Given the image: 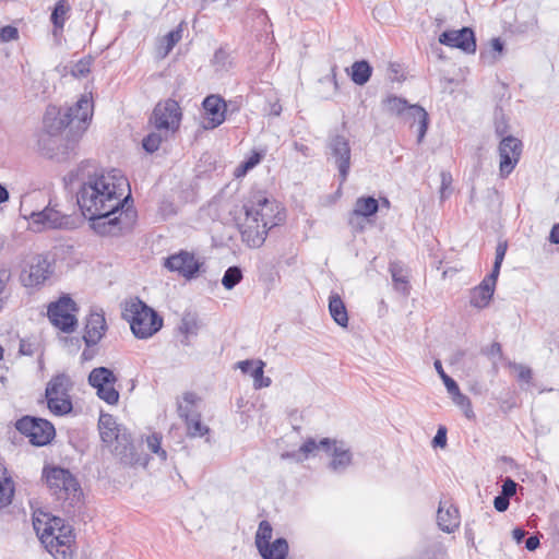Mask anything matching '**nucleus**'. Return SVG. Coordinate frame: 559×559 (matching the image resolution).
I'll return each mask as SVG.
<instances>
[{"label": "nucleus", "instance_id": "1", "mask_svg": "<svg viewBox=\"0 0 559 559\" xmlns=\"http://www.w3.org/2000/svg\"><path fill=\"white\" fill-rule=\"evenodd\" d=\"M76 198L82 214L98 235L117 236L135 218V211L129 204V182L119 169L90 176Z\"/></svg>", "mask_w": 559, "mask_h": 559}, {"label": "nucleus", "instance_id": "2", "mask_svg": "<svg viewBox=\"0 0 559 559\" xmlns=\"http://www.w3.org/2000/svg\"><path fill=\"white\" fill-rule=\"evenodd\" d=\"M245 218L239 224L241 240L250 248H260L273 227L285 219L284 209L265 192L250 194L242 206Z\"/></svg>", "mask_w": 559, "mask_h": 559}, {"label": "nucleus", "instance_id": "3", "mask_svg": "<svg viewBox=\"0 0 559 559\" xmlns=\"http://www.w3.org/2000/svg\"><path fill=\"white\" fill-rule=\"evenodd\" d=\"M93 116V100L87 95L73 105L63 109L48 108L44 123L50 134H57L72 126L78 131H84Z\"/></svg>", "mask_w": 559, "mask_h": 559}, {"label": "nucleus", "instance_id": "4", "mask_svg": "<svg viewBox=\"0 0 559 559\" xmlns=\"http://www.w3.org/2000/svg\"><path fill=\"white\" fill-rule=\"evenodd\" d=\"M34 528L55 559H72L74 534L70 525H66L59 518H53L46 524L41 533L36 522H34Z\"/></svg>", "mask_w": 559, "mask_h": 559}, {"label": "nucleus", "instance_id": "5", "mask_svg": "<svg viewBox=\"0 0 559 559\" xmlns=\"http://www.w3.org/2000/svg\"><path fill=\"white\" fill-rule=\"evenodd\" d=\"M123 317L134 336L141 340L153 336L163 326V318L139 298L127 304Z\"/></svg>", "mask_w": 559, "mask_h": 559}, {"label": "nucleus", "instance_id": "6", "mask_svg": "<svg viewBox=\"0 0 559 559\" xmlns=\"http://www.w3.org/2000/svg\"><path fill=\"white\" fill-rule=\"evenodd\" d=\"M43 476L58 501L68 503L69 507H74L81 501V486L69 469L59 466L45 467Z\"/></svg>", "mask_w": 559, "mask_h": 559}, {"label": "nucleus", "instance_id": "7", "mask_svg": "<svg viewBox=\"0 0 559 559\" xmlns=\"http://www.w3.org/2000/svg\"><path fill=\"white\" fill-rule=\"evenodd\" d=\"M382 104L386 112L402 117L406 121H417V142L420 143L424 140L428 129V114L423 107L419 105H408L406 99L395 95L388 96L383 99Z\"/></svg>", "mask_w": 559, "mask_h": 559}, {"label": "nucleus", "instance_id": "8", "mask_svg": "<svg viewBox=\"0 0 559 559\" xmlns=\"http://www.w3.org/2000/svg\"><path fill=\"white\" fill-rule=\"evenodd\" d=\"M51 274L52 266L47 257L32 254L23 262L20 280L24 287L35 288L41 286Z\"/></svg>", "mask_w": 559, "mask_h": 559}, {"label": "nucleus", "instance_id": "9", "mask_svg": "<svg viewBox=\"0 0 559 559\" xmlns=\"http://www.w3.org/2000/svg\"><path fill=\"white\" fill-rule=\"evenodd\" d=\"M15 428L36 447L50 443L56 436L53 425L47 419L37 417L24 416L16 421Z\"/></svg>", "mask_w": 559, "mask_h": 559}, {"label": "nucleus", "instance_id": "10", "mask_svg": "<svg viewBox=\"0 0 559 559\" xmlns=\"http://www.w3.org/2000/svg\"><path fill=\"white\" fill-rule=\"evenodd\" d=\"M328 160H332L338 170L340 187H342L348 177L350 170L352 150L349 141L340 134L330 135L326 142Z\"/></svg>", "mask_w": 559, "mask_h": 559}, {"label": "nucleus", "instance_id": "11", "mask_svg": "<svg viewBox=\"0 0 559 559\" xmlns=\"http://www.w3.org/2000/svg\"><path fill=\"white\" fill-rule=\"evenodd\" d=\"M116 382L117 377L106 367L94 368L88 374V383L96 389L97 396L110 405L119 401V392L115 389Z\"/></svg>", "mask_w": 559, "mask_h": 559}, {"label": "nucleus", "instance_id": "12", "mask_svg": "<svg viewBox=\"0 0 559 559\" xmlns=\"http://www.w3.org/2000/svg\"><path fill=\"white\" fill-rule=\"evenodd\" d=\"M75 310V302L70 297L63 296L49 305L47 313L52 325L69 333L74 331L78 323L73 314Z\"/></svg>", "mask_w": 559, "mask_h": 559}, {"label": "nucleus", "instance_id": "13", "mask_svg": "<svg viewBox=\"0 0 559 559\" xmlns=\"http://www.w3.org/2000/svg\"><path fill=\"white\" fill-rule=\"evenodd\" d=\"M151 120L157 131L174 132L178 129L181 120L179 104L174 99L158 103L153 110Z\"/></svg>", "mask_w": 559, "mask_h": 559}, {"label": "nucleus", "instance_id": "14", "mask_svg": "<svg viewBox=\"0 0 559 559\" xmlns=\"http://www.w3.org/2000/svg\"><path fill=\"white\" fill-rule=\"evenodd\" d=\"M500 164L499 170L502 178L508 177L520 160L522 154V142L512 136H504L499 143Z\"/></svg>", "mask_w": 559, "mask_h": 559}, {"label": "nucleus", "instance_id": "15", "mask_svg": "<svg viewBox=\"0 0 559 559\" xmlns=\"http://www.w3.org/2000/svg\"><path fill=\"white\" fill-rule=\"evenodd\" d=\"M321 447L324 452L332 456L330 467L334 472H343L352 464V452L343 441L323 438L321 439Z\"/></svg>", "mask_w": 559, "mask_h": 559}, {"label": "nucleus", "instance_id": "16", "mask_svg": "<svg viewBox=\"0 0 559 559\" xmlns=\"http://www.w3.org/2000/svg\"><path fill=\"white\" fill-rule=\"evenodd\" d=\"M165 267L171 272H177L186 278H192L199 272L201 263L195 259L194 254L181 250L178 253L169 255L164 263Z\"/></svg>", "mask_w": 559, "mask_h": 559}, {"label": "nucleus", "instance_id": "17", "mask_svg": "<svg viewBox=\"0 0 559 559\" xmlns=\"http://www.w3.org/2000/svg\"><path fill=\"white\" fill-rule=\"evenodd\" d=\"M115 455L119 457L121 463L130 466L140 465L145 467L148 463L146 454L138 452L132 442L131 436L123 431L122 436L116 440L114 449Z\"/></svg>", "mask_w": 559, "mask_h": 559}, {"label": "nucleus", "instance_id": "18", "mask_svg": "<svg viewBox=\"0 0 559 559\" xmlns=\"http://www.w3.org/2000/svg\"><path fill=\"white\" fill-rule=\"evenodd\" d=\"M439 43L451 48H459L466 53H474L477 47L475 33L469 27L445 31L439 36Z\"/></svg>", "mask_w": 559, "mask_h": 559}, {"label": "nucleus", "instance_id": "19", "mask_svg": "<svg viewBox=\"0 0 559 559\" xmlns=\"http://www.w3.org/2000/svg\"><path fill=\"white\" fill-rule=\"evenodd\" d=\"M68 216L62 214L51 202L40 212H32L29 222L39 231L44 228H61L68 224Z\"/></svg>", "mask_w": 559, "mask_h": 559}, {"label": "nucleus", "instance_id": "20", "mask_svg": "<svg viewBox=\"0 0 559 559\" xmlns=\"http://www.w3.org/2000/svg\"><path fill=\"white\" fill-rule=\"evenodd\" d=\"M202 105L205 112L203 120L205 130L215 129L225 121L226 103L221 96L210 95L204 98Z\"/></svg>", "mask_w": 559, "mask_h": 559}, {"label": "nucleus", "instance_id": "21", "mask_svg": "<svg viewBox=\"0 0 559 559\" xmlns=\"http://www.w3.org/2000/svg\"><path fill=\"white\" fill-rule=\"evenodd\" d=\"M107 330L106 320L103 313L92 312L86 320L84 343L87 347L95 346L103 338Z\"/></svg>", "mask_w": 559, "mask_h": 559}, {"label": "nucleus", "instance_id": "22", "mask_svg": "<svg viewBox=\"0 0 559 559\" xmlns=\"http://www.w3.org/2000/svg\"><path fill=\"white\" fill-rule=\"evenodd\" d=\"M437 523L440 530L445 533L455 532L460 526L459 509L448 500L440 501L437 511Z\"/></svg>", "mask_w": 559, "mask_h": 559}, {"label": "nucleus", "instance_id": "23", "mask_svg": "<svg viewBox=\"0 0 559 559\" xmlns=\"http://www.w3.org/2000/svg\"><path fill=\"white\" fill-rule=\"evenodd\" d=\"M497 280L491 277V275H487L478 286L474 287L471 290V306L478 309L486 308L493 296Z\"/></svg>", "mask_w": 559, "mask_h": 559}, {"label": "nucleus", "instance_id": "24", "mask_svg": "<svg viewBox=\"0 0 559 559\" xmlns=\"http://www.w3.org/2000/svg\"><path fill=\"white\" fill-rule=\"evenodd\" d=\"M98 429L102 441L112 443L122 436V431L112 415L102 414L98 420Z\"/></svg>", "mask_w": 559, "mask_h": 559}, {"label": "nucleus", "instance_id": "25", "mask_svg": "<svg viewBox=\"0 0 559 559\" xmlns=\"http://www.w3.org/2000/svg\"><path fill=\"white\" fill-rule=\"evenodd\" d=\"M262 559H286L289 546L284 537H278L258 548Z\"/></svg>", "mask_w": 559, "mask_h": 559}, {"label": "nucleus", "instance_id": "26", "mask_svg": "<svg viewBox=\"0 0 559 559\" xmlns=\"http://www.w3.org/2000/svg\"><path fill=\"white\" fill-rule=\"evenodd\" d=\"M198 401L199 397L193 392H186L182 399L177 401V413L183 421L201 415L197 407Z\"/></svg>", "mask_w": 559, "mask_h": 559}, {"label": "nucleus", "instance_id": "27", "mask_svg": "<svg viewBox=\"0 0 559 559\" xmlns=\"http://www.w3.org/2000/svg\"><path fill=\"white\" fill-rule=\"evenodd\" d=\"M71 380L67 374H58L53 377L46 386V399L70 396Z\"/></svg>", "mask_w": 559, "mask_h": 559}, {"label": "nucleus", "instance_id": "28", "mask_svg": "<svg viewBox=\"0 0 559 559\" xmlns=\"http://www.w3.org/2000/svg\"><path fill=\"white\" fill-rule=\"evenodd\" d=\"M329 311L332 319L342 328L348 324V314L344 301L338 294L329 297Z\"/></svg>", "mask_w": 559, "mask_h": 559}, {"label": "nucleus", "instance_id": "29", "mask_svg": "<svg viewBox=\"0 0 559 559\" xmlns=\"http://www.w3.org/2000/svg\"><path fill=\"white\" fill-rule=\"evenodd\" d=\"M347 73L357 85H365L372 75V67L366 60L355 61Z\"/></svg>", "mask_w": 559, "mask_h": 559}, {"label": "nucleus", "instance_id": "30", "mask_svg": "<svg viewBox=\"0 0 559 559\" xmlns=\"http://www.w3.org/2000/svg\"><path fill=\"white\" fill-rule=\"evenodd\" d=\"M70 10L71 8L67 0H59L56 3L50 16L51 23L55 27L53 34H56L57 31L63 29L66 21L69 19Z\"/></svg>", "mask_w": 559, "mask_h": 559}, {"label": "nucleus", "instance_id": "31", "mask_svg": "<svg viewBox=\"0 0 559 559\" xmlns=\"http://www.w3.org/2000/svg\"><path fill=\"white\" fill-rule=\"evenodd\" d=\"M379 210V203L373 197H361L356 200L353 215L368 217Z\"/></svg>", "mask_w": 559, "mask_h": 559}, {"label": "nucleus", "instance_id": "32", "mask_svg": "<svg viewBox=\"0 0 559 559\" xmlns=\"http://www.w3.org/2000/svg\"><path fill=\"white\" fill-rule=\"evenodd\" d=\"M448 393L451 395L453 403L463 411L464 416L467 419L475 418V413L473 411L472 402L467 395H465L461 392L459 385L455 386V389L453 391H450Z\"/></svg>", "mask_w": 559, "mask_h": 559}, {"label": "nucleus", "instance_id": "33", "mask_svg": "<svg viewBox=\"0 0 559 559\" xmlns=\"http://www.w3.org/2000/svg\"><path fill=\"white\" fill-rule=\"evenodd\" d=\"M198 330H199V324H198L197 317L192 313L183 314L180 325H179L180 333L185 335V340H182L181 343L183 345L188 346L190 344L189 336L197 335Z\"/></svg>", "mask_w": 559, "mask_h": 559}, {"label": "nucleus", "instance_id": "34", "mask_svg": "<svg viewBox=\"0 0 559 559\" xmlns=\"http://www.w3.org/2000/svg\"><path fill=\"white\" fill-rule=\"evenodd\" d=\"M46 400L48 408L55 415L62 416L69 414L72 411V402L70 396H58L55 399L51 397Z\"/></svg>", "mask_w": 559, "mask_h": 559}, {"label": "nucleus", "instance_id": "35", "mask_svg": "<svg viewBox=\"0 0 559 559\" xmlns=\"http://www.w3.org/2000/svg\"><path fill=\"white\" fill-rule=\"evenodd\" d=\"M0 473V508H3L10 504L12 501L14 485L12 479L4 475V471H1Z\"/></svg>", "mask_w": 559, "mask_h": 559}, {"label": "nucleus", "instance_id": "36", "mask_svg": "<svg viewBox=\"0 0 559 559\" xmlns=\"http://www.w3.org/2000/svg\"><path fill=\"white\" fill-rule=\"evenodd\" d=\"M265 362L258 359L257 366L252 369L251 377L253 378V386L255 390L269 388L272 383L271 378L264 377Z\"/></svg>", "mask_w": 559, "mask_h": 559}, {"label": "nucleus", "instance_id": "37", "mask_svg": "<svg viewBox=\"0 0 559 559\" xmlns=\"http://www.w3.org/2000/svg\"><path fill=\"white\" fill-rule=\"evenodd\" d=\"M187 435L191 438L203 437L210 432V428L202 424L201 415L185 420Z\"/></svg>", "mask_w": 559, "mask_h": 559}, {"label": "nucleus", "instance_id": "38", "mask_svg": "<svg viewBox=\"0 0 559 559\" xmlns=\"http://www.w3.org/2000/svg\"><path fill=\"white\" fill-rule=\"evenodd\" d=\"M273 537V527L271 523L266 520H263L259 523L258 531L255 533L254 543L257 549L262 545L267 544L272 540Z\"/></svg>", "mask_w": 559, "mask_h": 559}, {"label": "nucleus", "instance_id": "39", "mask_svg": "<svg viewBox=\"0 0 559 559\" xmlns=\"http://www.w3.org/2000/svg\"><path fill=\"white\" fill-rule=\"evenodd\" d=\"M390 272H391V275H392V280L395 284V288L397 290H401L403 292L404 294H407L408 293V287H407V276L404 274V270L401 265H399L397 263H392L390 265Z\"/></svg>", "mask_w": 559, "mask_h": 559}, {"label": "nucleus", "instance_id": "40", "mask_svg": "<svg viewBox=\"0 0 559 559\" xmlns=\"http://www.w3.org/2000/svg\"><path fill=\"white\" fill-rule=\"evenodd\" d=\"M242 280V271L239 266H229L222 278V284L226 289H233Z\"/></svg>", "mask_w": 559, "mask_h": 559}, {"label": "nucleus", "instance_id": "41", "mask_svg": "<svg viewBox=\"0 0 559 559\" xmlns=\"http://www.w3.org/2000/svg\"><path fill=\"white\" fill-rule=\"evenodd\" d=\"M211 62L216 71L228 70L231 66L230 55L225 48L221 47L214 52Z\"/></svg>", "mask_w": 559, "mask_h": 559}, {"label": "nucleus", "instance_id": "42", "mask_svg": "<svg viewBox=\"0 0 559 559\" xmlns=\"http://www.w3.org/2000/svg\"><path fill=\"white\" fill-rule=\"evenodd\" d=\"M182 23H180L175 29L170 31L164 38L165 43L164 53L163 56H167L173 48L181 40L182 38Z\"/></svg>", "mask_w": 559, "mask_h": 559}, {"label": "nucleus", "instance_id": "43", "mask_svg": "<svg viewBox=\"0 0 559 559\" xmlns=\"http://www.w3.org/2000/svg\"><path fill=\"white\" fill-rule=\"evenodd\" d=\"M147 448L156 454L162 461L167 460V452L162 448V436L159 433H152L146 439Z\"/></svg>", "mask_w": 559, "mask_h": 559}, {"label": "nucleus", "instance_id": "44", "mask_svg": "<svg viewBox=\"0 0 559 559\" xmlns=\"http://www.w3.org/2000/svg\"><path fill=\"white\" fill-rule=\"evenodd\" d=\"M263 155L259 152H253L247 159H245L235 171L237 177L246 175L248 170L254 168L262 159Z\"/></svg>", "mask_w": 559, "mask_h": 559}, {"label": "nucleus", "instance_id": "45", "mask_svg": "<svg viewBox=\"0 0 559 559\" xmlns=\"http://www.w3.org/2000/svg\"><path fill=\"white\" fill-rule=\"evenodd\" d=\"M507 249H508L507 242H499L497 245V247H496L495 263H493L492 270H491V272L489 274V275H491V277L498 278L499 273H500L501 264H502L503 259L506 257Z\"/></svg>", "mask_w": 559, "mask_h": 559}, {"label": "nucleus", "instance_id": "46", "mask_svg": "<svg viewBox=\"0 0 559 559\" xmlns=\"http://www.w3.org/2000/svg\"><path fill=\"white\" fill-rule=\"evenodd\" d=\"M159 132L160 131L152 132L143 139L142 145L146 152L154 153L159 148L160 143L163 141V136Z\"/></svg>", "mask_w": 559, "mask_h": 559}, {"label": "nucleus", "instance_id": "47", "mask_svg": "<svg viewBox=\"0 0 559 559\" xmlns=\"http://www.w3.org/2000/svg\"><path fill=\"white\" fill-rule=\"evenodd\" d=\"M509 367L518 372V380L524 383H530L533 379V371L530 367L519 362H510Z\"/></svg>", "mask_w": 559, "mask_h": 559}, {"label": "nucleus", "instance_id": "48", "mask_svg": "<svg viewBox=\"0 0 559 559\" xmlns=\"http://www.w3.org/2000/svg\"><path fill=\"white\" fill-rule=\"evenodd\" d=\"M91 59L83 58L79 60L71 69V74L74 78H85L91 71Z\"/></svg>", "mask_w": 559, "mask_h": 559}, {"label": "nucleus", "instance_id": "49", "mask_svg": "<svg viewBox=\"0 0 559 559\" xmlns=\"http://www.w3.org/2000/svg\"><path fill=\"white\" fill-rule=\"evenodd\" d=\"M322 450L321 440L317 442L313 438L307 439L299 448L298 453L307 459L309 455H314L316 451Z\"/></svg>", "mask_w": 559, "mask_h": 559}, {"label": "nucleus", "instance_id": "50", "mask_svg": "<svg viewBox=\"0 0 559 559\" xmlns=\"http://www.w3.org/2000/svg\"><path fill=\"white\" fill-rule=\"evenodd\" d=\"M441 186H440V199L444 200L451 193L452 175L450 171L442 170L440 174Z\"/></svg>", "mask_w": 559, "mask_h": 559}, {"label": "nucleus", "instance_id": "51", "mask_svg": "<svg viewBox=\"0 0 559 559\" xmlns=\"http://www.w3.org/2000/svg\"><path fill=\"white\" fill-rule=\"evenodd\" d=\"M435 368H436L437 372L439 373L440 378L442 379V381L447 388V391L448 392L453 391L455 389V386H457V383L444 372L440 360L435 361Z\"/></svg>", "mask_w": 559, "mask_h": 559}, {"label": "nucleus", "instance_id": "52", "mask_svg": "<svg viewBox=\"0 0 559 559\" xmlns=\"http://www.w3.org/2000/svg\"><path fill=\"white\" fill-rule=\"evenodd\" d=\"M19 37V31L16 27L7 25L0 28V41L7 43L14 40Z\"/></svg>", "mask_w": 559, "mask_h": 559}, {"label": "nucleus", "instance_id": "53", "mask_svg": "<svg viewBox=\"0 0 559 559\" xmlns=\"http://www.w3.org/2000/svg\"><path fill=\"white\" fill-rule=\"evenodd\" d=\"M518 484L510 477H507L503 480L502 488H501V495L511 498L516 493Z\"/></svg>", "mask_w": 559, "mask_h": 559}, {"label": "nucleus", "instance_id": "54", "mask_svg": "<svg viewBox=\"0 0 559 559\" xmlns=\"http://www.w3.org/2000/svg\"><path fill=\"white\" fill-rule=\"evenodd\" d=\"M510 498L503 496V495H499L497 497H495L493 499V507L495 509L498 511V512H504L508 510L509 506H510Z\"/></svg>", "mask_w": 559, "mask_h": 559}, {"label": "nucleus", "instance_id": "55", "mask_svg": "<svg viewBox=\"0 0 559 559\" xmlns=\"http://www.w3.org/2000/svg\"><path fill=\"white\" fill-rule=\"evenodd\" d=\"M432 444L435 447L443 448L447 444V429L445 427H439L436 436L433 437Z\"/></svg>", "mask_w": 559, "mask_h": 559}, {"label": "nucleus", "instance_id": "56", "mask_svg": "<svg viewBox=\"0 0 559 559\" xmlns=\"http://www.w3.org/2000/svg\"><path fill=\"white\" fill-rule=\"evenodd\" d=\"M19 350L24 356H33L35 354V345L27 340H21Z\"/></svg>", "mask_w": 559, "mask_h": 559}, {"label": "nucleus", "instance_id": "57", "mask_svg": "<svg viewBox=\"0 0 559 559\" xmlns=\"http://www.w3.org/2000/svg\"><path fill=\"white\" fill-rule=\"evenodd\" d=\"M255 366H257V360H251V359L241 360V361L237 362V368H239L241 370V372H243V373L251 374L252 369Z\"/></svg>", "mask_w": 559, "mask_h": 559}, {"label": "nucleus", "instance_id": "58", "mask_svg": "<svg viewBox=\"0 0 559 559\" xmlns=\"http://www.w3.org/2000/svg\"><path fill=\"white\" fill-rule=\"evenodd\" d=\"M486 354L488 356H499L501 357L502 356V347H501V344L498 343V342H493L486 350Z\"/></svg>", "mask_w": 559, "mask_h": 559}, {"label": "nucleus", "instance_id": "59", "mask_svg": "<svg viewBox=\"0 0 559 559\" xmlns=\"http://www.w3.org/2000/svg\"><path fill=\"white\" fill-rule=\"evenodd\" d=\"M540 545L539 538L536 535L530 536L525 540V548L530 551L536 550Z\"/></svg>", "mask_w": 559, "mask_h": 559}, {"label": "nucleus", "instance_id": "60", "mask_svg": "<svg viewBox=\"0 0 559 559\" xmlns=\"http://www.w3.org/2000/svg\"><path fill=\"white\" fill-rule=\"evenodd\" d=\"M294 148L298 153H300L305 157H309L311 155V150L308 145L300 143V142H294Z\"/></svg>", "mask_w": 559, "mask_h": 559}, {"label": "nucleus", "instance_id": "61", "mask_svg": "<svg viewBox=\"0 0 559 559\" xmlns=\"http://www.w3.org/2000/svg\"><path fill=\"white\" fill-rule=\"evenodd\" d=\"M465 538L467 539V543L476 548V545H475V533L473 531V528L469 526V524H466L465 526Z\"/></svg>", "mask_w": 559, "mask_h": 559}, {"label": "nucleus", "instance_id": "62", "mask_svg": "<svg viewBox=\"0 0 559 559\" xmlns=\"http://www.w3.org/2000/svg\"><path fill=\"white\" fill-rule=\"evenodd\" d=\"M549 241L559 245V224H555L550 230Z\"/></svg>", "mask_w": 559, "mask_h": 559}, {"label": "nucleus", "instance_id": "63", "mask_svg": "<svg viewBox=\"0 0 559 559\" xmlns=\"http://www.w3.org/2000/svg\"><path fill=\"white\" fill-rule=\"evenodd\" d=\"M525 535H526V532H525L523 528H521V527H516V528H514V530L512 531L513 539H514L518 544H520V543L523 540V538L525 537Z\"/></svg>", "mask_w": 559, "mask_h": 559}, {"label": "nucleus", "instance_id": "64", "mask_svg": "<svg viewBox=\"0 0 559 559\" xmlns=\"http://www.w3.org/2000/svg\"><path fill=\"white\" fill-rule=\"evenodd\" d=\"M503 41L499 37L491 39V48L493 51L501 53L503 51Z\"/></svg>", "mask_w": 559, "mask_h": 559}]
</instances>
